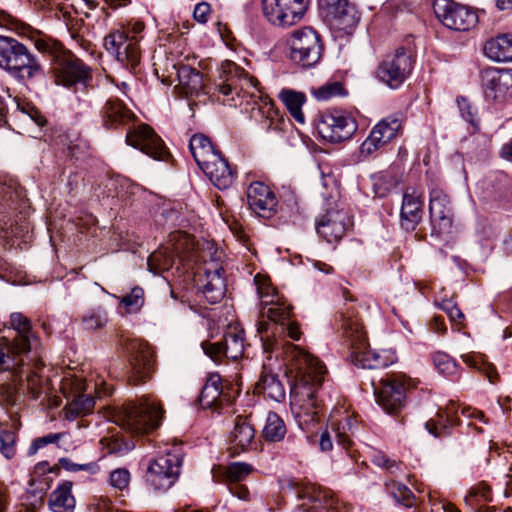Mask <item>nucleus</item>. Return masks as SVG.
Wrapping results in <instances>:
<instances>
[{
	"mask_svg": "<svg viewBox=\"0 0 512 512\" xmlns=\"http://www.w3.org/2000/svg\"><path fill=\"white\" fill-rule=\"evenodd\" d=\"M258 292L261 299L260 315L267 320H260L257 323V333L260 337L264 353H276L285 356L287 373L292 374L293 381L290 393L307 407L305 423L318 420L320 405L316 393L322 386L326 367L317 358L302 350L294 344H286L284 336L287 335L293 340H299L301 332L299 326L291 321V308L284 302L274 300V295L264 288L259 287Z\"/></svg>",
	"mask_w": 512,
	"mask_h": 512,
	"instance_id": "nucleus-1",
	"label": "nucleus"
},
{
	"mask_svg": "<svg viewBox=\"0 0 512 512\" xmlns=\"http://www.w3.org/2000/svg\"><path fill=\"white\" fill-rule=\"evenodd\" d=\"M9 326L15 335L12 339L0 338V369L15 368L24 357L29 358L31 352L38 353L40 346V340L32 330L31 321L22 313H12Z\"/></svg>",
	"mask_w": 512,
	"mask_h": 512,
	"instance_id": "nucleus-2",
	"label": "nucleus"
},
{
	"mask_svg": "<svg viewBox=\"0 0 512 512\" xmlns=\"http://www.w3.org/2000/svg\"><path fill=\"white\" fill-rule=\"evenodd\" d=\"M0 68L22 83L44 78L45 72L39 59L13 37L0 36Z\"/></svg>",
	"mask_w": 512,
	"mask_h": 512,
	"instance_id": "nucleus-3",
	"label": "nucleus"
},
{
	"mask_svg": "<svg viewBox=\"0 0 512 512\" xmlns=\"http://www.w3.org/2000/svg\"><path fill=\"white\" fill-rule=\"evenodd\" d=\"M336 325L344 338L351 343L353 363L364 369H374L376 350H371L367 343L366 332L354 306L347 303L337 313Z\"/></svg>",
	"mask_w": 512,
	"mask_h": 512,
	"instance_id": "nucleus-4",
	"label": "nucleus"
},
{
	"mask_svg": "<svg viewBox=\"0 0 512 512\" xmlns=\"http://www.w3.org/2000/svg\"><path fill=\"white\" fill-rule=\"evenodd\" d=\"M163 415L164 410L156 398L143 396L137 402L122 405L119 424L131 434H147L160 426Z\"/></svg>",
	"mask_w": 512,
	"mask_h": 512,
	"instance_id": "nucleus-5",
	"label": "nucleus"
},
{
	"mask_svg": "<svg viewBox=\"0 0 512 512\" xmlns=\"http://www.w3.org/2000/svg\"><path fill=\"white\" fill-rule=\"evenodd\" d=\"M183 456L182 448L173 446L151 459L144 475L145 484L155 492L169 490L179 479Z\"/></svg>",
	"mask_w": 512,
	"mask_h": 512,
	"instance_id": "nucleus-6",
	"label": "nucleus"
},
{
	"mask_svg": "<svg viewBox=\"0 0 512 512\" xmlns=\"http://www.w3.org/2000/svg\"><path fill=\"white\" fill-rule=\"evenodd\" d=\"M119 345L127 355L129 383L137 386L147 382L155 370L154 351L145 341L120 336Z\"/></svg>",
	"mask_w": 512,
	"mask_h": 512,
	"instance_id": "nucleus-7",
	"label": "nucleus"
},
{
	"mask_svg": "<svg viewBox=\"0 0 512 512\" xmlns=\"http://www.w3.org/2000/svg\"><path fill=\"white\" fill-rule=\"evenodd\" d=\"M143 30L144 24L141 22L133 25V34L120 29L112 30L104 37L103 45L119 63L126 68L134 69L141 58L138 34Z\"/></svg>",
	"mask_w": 512,
	"mask_h": 512,
	"instance_id": "nucleus-8",
	"label": "nucleus"
},
{
	"mask_svg": "<svg viewBox=\"0 0 512 512\" xmlns=\"http://www.w3.org/2000/svg\"><path fill=\"white\" fill-rule=\"evenodd\" d=\"M287 43L291 61L302 68L315 66L322 57L324 46L321 37L310 27L294 30Z\"/></svg>",
	"mask_w": 512,
	"mask_h": 512,
	"instance_id": "nucleus-9",
	"label": "nucleus"
},
{
	"mask_svg": "<svg viewBox=\"0 0 512 512\" xmlns=\"http://www.w3.org/2000/svg\"><path fill=\"white\" fill-rule=\"evenodd\" d=\"M414 67L411 53L401 47L394 54L387 56L378 65L375 75L382 83L391 89L399 88L409 77Z\"/></svg>",
	"mask_w": 512,
	"mask_h": 512,
	"instance_id": "nucleus-10",
	"label": "nucleus"
},
{
	"mask_svg": "<svg viewBox=\"0 0 512 512\" xmlns=\"http://www.w3.org/2000/svg\"><path fill=\"white\" fill-rule=\"evenodd\" d=\"M407 378L403 374H387L374 386L377 403L389 414H397L405 406Z\"/></svg>",
	"mask_w": 512,
	"mask_h": 512,
	"instance_id": "nucleus-11",
	"label": "nucleus"
},
{
	"mask_svg": "<svg viewBox=\"0 0 512 512\" xmlns=\"http://www.w3.org/2000/svg\"><path fill=\"white\" fill-rule=\"evenodd\" d=\"M320 9L326 23L340 36L351 34L360 19L355 5L348 0H320Z\"/></svg>",
	"mask_w": 512,
	"mask_h": 512,
	"instance_id": "nucleus-12",
	"label": "nucleus"
},
{
	"mask_svg": "<svg viewBox=\"0 0 512 512\" xmlns=\"http://www.w3.org/2000/svg\"><path fill=\"white\" fill-rule=\"evenodd\" d=\"M433 10L437 19L447 28L468 31L478 23L476 11L453 0H435Z\"/></svg>",
	"mask_w": 512,
	"mask_h": 512,
	"instance_id": "nucleus-13",
	"label": "nucleus"
},
{
	"mask_svg": "<svg viewBox=\"0 0 512 512\" xmlns=\"http://www.w3.org/2000/svg\"><path fill=\"white\" fill-rule=\"evenodd\" d=\"M55 82L75 91L86 92L91 86L92 73L89 66L74 55H65L57 60L54 67Z\"/></svg>",
	"mask_w": 512,
	"mask_h": 512,
	"instance_id": "nucleus-14",
	"label": "nucleus"
},
{
	"mask_svg": "<svg viewBox=\"0 0 512 512\" xmlns=\"http://www.w3.org/2000/svg\"><path fill=\"white\" fill-rule=\"evenodd\" d=\"M357 127L355 119L341 110L325 111L317 123V131L320 136L331 143H340L350 139Z\"/></svg>",
	"mask_w": 512,
	"mask_h": 512,
	"instance_id": "nucleus-15",
	"label": "nucleus"
},
{
	"mask_svg": "<svg viewBox=\"0 0 512 512\" xmlns=\"http://www.w3.org/2000/svg\"><path fill=\"white\" fill-rule=\"evenodd\" d=\"M310 0H262L265 18L276 26H291L302 19Z\"/></svg>",
	"mask_w": 512,
	"mask_h": 512,
	"instance_id": "nucleus-16",
	"label": "nucleus"
},
{
	"mask_svg": "<svg viewBox=\"0 0 512 512\" xmlns=\"http://www.w3.org/2000/svg\"><path fill=\"white\" fill-rule=\"evenodd\" d=\"M126 142L155 160L165 161L170 155L162 139L147 124L130 128L126 134Z\"/></svg>",
	"mask_w": 512,
	"mask_h": 512,
	"instance_id": "nucleus-17",
	"label": "nucleus"
},
{
	"mask_svg": "<svg viewBox=\"0 0 512 512\" xmlns=\"http://www.w3.org/2000/svg\"><path fill=\"white\" fill-rule=\"evenodd\" d=\"M429 216L432 235L441 237L451 233L454 213L449 197L440 189L430 192Z\"/></svg>",
	"mask_w": 512,
	"mask_h": 512,
	"instance_id": "nucleus-18",
	"label": "nucleus"
},
{
	"mask_svg": "<svg viewBox=\"0 0 512 512\" xmlns=\"http://www.w3.org/2000/svg\"><path fill=\"white\" fill-rule=\"evenodd\" d=\"M351 226V218L343 209L328 210L315 222L316 233L328 243L338 242Z\"/></svg>",
	"mask_w": 512,
	"mask_h": 512,
	"instance_id": "nucleus-19",
	"label": "nucleus"
},
{
	"mask_svg": "<svg viewBox=\"0 0 512 512\" xmlns=\"http://www.w3.org/2000/svg\"><path fill=\"white\" fill-rule=\"evenodd\" d=\"M33 362V368L39 369L43 366L41 360L38 359V353H34L33 357L29 355V358L24 357V360L11 369H2L3 371H10L13 373L14 382L26 381L27 388L34 399H39L42 395L47 396L49 388L47 385V379L43 380L36 371L32 369L31 363Z\"/></svg>",
	"mask_w": 512,
	"mask_h": 512,
	"instance_id": "nucleus-20",
	"label": "nucleus"
},
{
	"mask_svg": "<svg viewBox=\"0 0 512 512\" xmlns=\"http://www.w3.org/2000/svg\"><path fill=\"white\" fill-rule=\"evenodd\" d=\"M249 208L259 217L270 219L277 212V199L273 191L262 182H253L247 190Z\"/></svg>",
	"mask_w": 512,
	"mask_h": 512,
	"instance_id": "nucleus-21",
	"label": "nucleus"
},
{
	"mask_svg": "<svg viewBox=\"0 0 512 512\" xmlns=\"http://www.w3.org/2000/svg\"><path fill=\"white\" fill-rule=\"evenodd\" d=\"M224 274L223 267L206 268L204 273L196 279L197 288L202 292L208 303L217 304L224 298L227 291Z\"/></svg>",
	"mask_w": 512,
	"mask_h": 512,
	"instance_id": "nucleus-22",
	"label": "nucleus"
},
{
	"mask_svg": "<svg viewBox=\"0 0 512 512\" xmlns=\"http://www.w3.org/2000/svg\"><path fill=\"white\" fill-rule=\"evenodd\" d=\"M481 82L486 100L502 102L511 98L505 69L487 68L481 71Z\"/></svg>",
	"mask_w": 512,
	"mask_h": 512,
	"instance_id": "nucleus-23",
	"label": "nucleus"
},
{
	"mask_svg": "<svg viewBox=\"0 0 512 512\" xmlns=\"http://www.w3.org/2000/svg\"><path fill=\"white\" fill-rule=\"evenodd\" d=\"M423 206L422 197L415 190L404 193L400 210V224L404 230L414 231L416 229L422 221Z\"/></svg>",
	"mask_w": 512,
	"mask_h": 512,
	"instance_id": "nucleus-24",
	"label": "nucleus"
},
{
	"mask_svg": "<svg viewBox=\"0 0 512 512\" xmlns=\"http://www.w3.org/2000/svg\"><path fill=\"white\" fill-rule=\"evenodd\" d=\"M202 171L212 184L220 190L229 188L236 178L235 170L221 153L215 157V160L207 164Z\"/></svg>",
	"mask_w": 512,
	"mask_h": 512,
	"instance_id": "nucleus-25",
	"label": "nucleus"
},
{
	"mask_svg": "<svg viewBox=\"0 0 512 512\" xmlns=\"http://www.w3.org/2000/svg\"><path fill=\"white\" fill-rule=\"evenodd\" d=\"M103 126L107 129L126 125L135 119L134 113L118 98H110L101 110Z\"/></svg>",
	"mask_w": 512,
	"mask_h": 512,
	"instance_id": "nucleus-26",
	"label": "nucleus"
},
{
	"mask_svg": "<svg viewBox=\"0 0 512 512\" xmlns=\"http://www.w3.org/2000/svg\"><path fill=\"white\" fill-rule=\"evenodd\" d=\"M173 68L176 70L179 86L187 96L205 93L204 77L200 71L185 64L174 65Z\"/></svg>",
	"mask_w": 512,
	"mask_h": 512,
	"instance_id": "nucleus-27",
	"label": "nucleus"
},
{
	"mask_svg": "<svg viewBox=\"0 0 512 512\" xmlns=\"http://www.w3.org/2000/svg\"><path fill=\"white\" fill-rule=\"evenodd\" d=\"M189 150L201 170L221 153L204 134H194L191 137Z\"/></svg>",
	"mask_w": 512,
	"mask_h": 512,
	"instance_id": "nucleus-28",
	"label": "nucleus"
},
{
	"mask_svg": "<svg viewBox=\"0 0 512 512\" xmlns=\"http://www.w3.org/2000/svg\"><path fill=\"white\" fill-rule=\"evenodd\" d=\"M223 400L228 401L229 398L224 390L221 376L217 373L209 375L199 397L201 406L205 409L214 408L220 406Z\"/></svg>",
	"mask_w": 512,
	"mask_h": 512,
	"instance_id": "nucleus-29",
	"label": "nucleus"
},
{
	"mask_svg": "<svg viewBox=\"0 0 512 512\" xmlns=\"http://www.w3.org/2000/svg\"><path fill=\"white\" fill-rule=\"evenodd\" d=\"M484 54L495 62L512 61V35L499 34L485 42Z\"/></svg>",
	"mask_w": 512,
	"mask_h": 512,
	"instance_id": "nucleus-30",
	"label": "nucleus"
},
{
	"mask_svg": "<svg viewBox=\"0 0 512 512\" xmlns=\"http://www.w3.org/2000/svg\"><path fill=\"white\" fill-rule=\"evenodd\" d=\"M256 389L259 393L263 394L264 397L278 403L284 401L286 397L284 385L280 381L278 375L267 370L265 366L263 367L260 379L257 382Z\"/></svg>",
	"mask_w": 512,
	"mask_h": 512,
	"instance_id": "nucleus-31",
	"label": "nucleus"
},
{
	"mask_svg": "<svg viewBox=\"0 0 512 512\" xmlns=\"http://www.w3.org/2000/svg\"><path fill=\"white\" fill-rule=\"evenodd\" d=\"M400 128L401 123L397 118L387 117L373 127L367 139L379 150L396 137Z\"/></svg>",
	"mask_w": 512,
	"mask_h": 512,
	"instance_id": "nucleus-32",
	"label": "nucleus"
},
{
	"mask_svg": "<svg viewBox=\"0 0 512 512\" xmlns=\"http://www.w3.org/2000/svg\"><path fill=\"white\" fill-rule=\"evenodd\" d=\"M72 482L65 481L50 495L49 506L53 512H73L75 499L71 494Z\"/></svg>",
	"mask_w": 512,
	"mask_h": 512,
	"instance_id": "nucleus-33",
	"label": "nucleus"
},
{
	"mask_svg": "<svg viewBox=\"0 0 512 512\" xmlns=\"http://www.w3.org/2000/svg\"><path fill=\"white\" fill-rule=\"evenodd\" d=\"M459 419L454 415L453 408H446L437 412L436 419L426 422L425 426L429 433L435 437L447 436L450 434L449 429L458 425Z\"/></svg>",
	"mask_w": 512,
	"mask_h": 512,
	"instance_id": "nucleus-34",
	"label": "nucleus"
},
{
	"mask_svg": "<svg viewBox=\"0 0 512 512\" xmlns=\"http://www.w3.org/2000/svg\"><path fill=\"white\" fill-rule=\"evenodd\" d=\"M224 355L231 360L240 359L245 350V333L243 329H229L223 337Z\"/></svg>",
	"mask_w": 512,
	"mask_h": 512,
	"instance_id": "nucleus-35",
	"label": "nucleus"
},
{
	"mask_svg": "<svg viewBox=\"0 0 512 512\" xmlns=\"http://www.w3.org/2000/svg\"><path fill=\"white\" fill-rule=\"evenodd\" d=\"M279 99L283 102L295 121L300 124L305 122V116L302 112V106L306 102L304 93L286 88L280 91Z\"/></svg>",
	"mask_w": 512,
	"mask_h": 512,
	"instance_id": "nucleus-36",
	"label": "nucleus"
},
{
	"mask_svg": "<svg viewBox=\"0 0 512 512\" xmlns=\"http://www.w3.org/2000/svg\"><path fill=\"white\" fill-rule=\"evenodd\" d=\"M332 428L338 445L344 449H349L353 445V437L355 436L359 425L356 419L345 416L337 423L332 422Z\"/></svg>",
	"mask_w": 512,
	"mask_h": 512,
	"instance_id": "nucleus-37",
	"label": "nucleus"
},
{
	"mask_svg": "<svg viewBox=\"0 0 512 512\" xmlns=\"http://www.w3.org/2000/svg\"><path fill=\"white\" fill-rule=\"evenodd\" d=\"M255 430L252 424L242 416H237L230 441L241 449L247 448L253 441Z\"/></svg>",
	"mask_w": 512,
	"mask_h": 512,
	"instance_id": "nucleus-38",
	"label": "nucleus"
},
{
	"mask_svg": "<svg viewBox=\"0 0 512 512\" xmlns=\"http://www.w3.org/2000/svg\"><path fill=\"white\" fill-rule=\"evenodd\" d=\"M109 322L108 311L98 305L87 310L81 317V326L86 331H98Z\"/></svg>",
	"mask_w": 512,
	"mask_h": 512,
	"instance_id": "nucleus-39",
	"label": "nucleus"
},
{
	"mask_svg": "<svg viewBox=\"0 0 512 512\" xmlns=\"http://www.w3.org/2000/svg\"><path fill=\"white\" fill-rule=\"evenodd\" d=\"M286 432V426L281 417L275 412H269L262 431L263 438L268 442H278L285 437Z\"/></svg>",
	"mask_w": 512,
	"mask_h": 512,
	"instance_id": "nucleus-40",
	"label": "nucleus"
},
{
	"mask_svg": "<svg viewBox=\"0 0 512 512\" xmlns=\"http://www.w3.org/2000/svg\"><path fill=\"white\" fill-rule=\"evenodd\" d=\"M95 406V400L91 395L80 394L75 396L66 407V417L73 420L79 416L91 413Z\"/></svg>",
	"mask_w": 512,
	"mask_h": 512,
	"instance_id": "nucleus-41",
	"label": "nucleus"
},
{
	"mask_svg": "<svg viewBox=\"0 0 512 512\" xmlns=\"http://www.w3.org/2000/svg\"><path fill=\"white\" fill-rule=\"evenodd\" d=\"M21 196V192L15 185L0 179V214L16 209Z\"/></svg>",
	"mask_w": 512,
	"mask_h": 512,
	"instance_id": "nucleus-42",
	"label": "nucleus"
},
{
	"mask_svg": "<svg viewBox=\"0 0 512 512\" xmlns=\"http://www.w3.org/2000/svg\"><path fill=\"white\" fill-rule=\"evenodd\" d=\"M226 67H227V71L230 74H232V76L234 78L240 77V84H239L240 91L250 93L252 96H253V92L249 91L250 88L254 89L255 91H259L258 80L255 77L249 75L248 72H246L243 68L238 66L236 63H234L232 61H228V60L226 61Z\"/></svg>",
	"mask_w": 512,
	"mask_h": 512,
	"instance_id": "nucleus-43",
	"label": "nucleus"
},
{
	"mask_svg": "<svg viewBox=\"0 0 512 512\" xmlns=\"http://www.w3.org/2000/svg\"><path fill=\"white\" fill-rule=\"evenodd\" d=\"M299 498L307 499L314 504V507H327L330 505L331 497L327 491L320 487H305L298 492Z\"/></svg>",
	"mask_w": 512,
	"mask_h": 512,
	"instance_id": "nucleus-44",
	"label": "nucleus"
},
{
	"mask_svg": "<svg viewBox=\"0 0 512 512\" xmlns=\"http://www.w3.org/2000/svg\"><path fill=\"white\" fill-rule=\"evenodd\" d=\"M253 468L250 464L244 462H233L231 463L224 472V480L230 483H239L245 479Z\"/></svg>",
	"mask_w": 512,
	"mask_h": 512,
	"instance_id": "nucleus-45",
	"label": "nucleus"
},
{
	"mask_svg": "<svg viewBox=\"0 0 512 512\" xmlns=\"http://www.w3.org/2000/svg\"><path fill=\"white\" fill-rule=\"evenodd\" d=\"M456 102H457L461 117L471 125L474 132L479 131L480 121H479V118L477 117V111L473 107V105L464 96H458L456 99Z\"/></svg>",
	"mask_w": 512,
	"mask_h": 512,
	"instance_id": "nucleus-46",
	"label": "nucleus"
},
{
	"mask_svg": "<svg viewBox=\"0 0 512 512\" xmlns=\"http://www.w3.org/2000/svg\"><path fill=\"white\" fill-rule=\"evenodd\" d=\"M312 94L317 100L326 101L332 97L345 95L346 91L341 82L335 81L313 88Z\"/></svg>",
	"mask_w": 512,
	"mask_h": 512,
	"instance_id": "nucleus-47",
	"label": "nucleus"
},
{
	"mask_svg": "<svg viewBox=\"0 0 512 512\" xmlns=\"http://www.w3.org/2000/svg\"><path fill=\"white\" fill-rule=\"evenodd\" d=\"M432 361L439 373L445 376L454 375L457 371V363L455 360L444 352H435L432 355Z\"/></svg>",
	"mask_w": 512,
	"mask_h": 512,
	"instance_id": "nucleus-48",
	"label": "nucleus"
},
{
	"mask_svg": "<svg viewBox=\"0 0 512 512\" xmlns=\"http://www.w3.org/2000/svg\"><path fill=\"white\" fill-rule=\"evenodd\" d=\"M386 487L397 502L406 507H411L413 505L414 496L407 486L401 483L391 482L386 483Z\"/></svg>",
	"mask_w": 512,
	"mask_h": 512,
	"instance_id": "nucleus-49",
	"label": "nucleus"
},
{
	"mask_svg": "<svg viewBox=\"0 0 512 512\" xmlns=\"http://www.w3.org/2000/svg\"><path fill=\"white\" fill-rule=\"evenodd\" d=\"M465 501L469 505H474V503H480L482 501H492V493L490 487L484 482L478 483L470 489L469 495L465 497Z\"/></svg>",
	"mask_w": 512,
	"mask_h": 512,
	"instance_id": "nucleus-50",
	"label": "nucleus"
},
{
	"mask_svg": "<svg viewBox=\"0 0 512 512\" xmlns=\"http://www.w3.org/2000/svg\"><path fill=\"white\" fill-rule=\"evenodd\" d=\"M143 303H144V291L139 286L132 288L130 293L125 295L121 299V304L130 313L139 311L140 308L143 306Z\"/></svg>",
	"mask_w": 512,
	"mask_h": 512,
	"instance_id": "nucleus-51",
	"label": "nucleus"
},
{
	"mask_svg": "<svg viewBox=\"0 0 512 512\" xmlns=\"http://www.w3.org/2000/svg\"><path fill=\"white\" fill-rule=\"evenodd\" d=\"M22 400V395L18 392L15 384L0 385V403L6 406H16Z\"/></svg>",
	"mask_w": 512,
	"mask_h": 512,
	"instance_id": "nucleus-52",
	"label": "nucleus"
},
{
	"mask_svg": "<svg viewBox=\"0 0 512 512\" xmlns=\"http://www.w3.org/2000/svg\"><path fill=\"white\" fill-rule=\"evenodd\" d=\"M15 438L13 431L0 428V452L7 459L15 455Z\"/></svg>",
	"mask_w": 512,
	"mask_h": 512,
	"instance_id": "nucleus-53",
	"label": "nucleus"
},
{
	"mask_svg": "<svg viewBox=\"0 0 512 512\" xmlns=\"http://www.w3.org/2000/svg\"><path fill=\"white\" fill-rule=\"evenodd\" d=\"M263 113L265 114V112ZM283 124V119L278 116L272 107L267 109L266 115L263 116V119L260 122L261 128L266 132L281 131Z\"/></svg>",
	"mask_w": 512,
	"mask_h": 512,
	"instance_id": "nucleus-54",
	"label": "nucleus"
},
{
	"mask_svg": "<svg viewBox=\"0 0 512 512\" xmlns=\"http://www.w3.org/2000/svg\"><path fill=\"white\" fill-rule=\"evenodd\" d=\"M63 435V433H50L43 437L36 438L33 440L27 450L28 456L35 455L39 449L47 446L48 444L57 443L63 437Z\"/></svg>",
	"mask_w": 512,
	"mask_h": 512,
	"instance_id": "nucleus-55",
	"label": "nucleus"
},
{
	"mask_svg": "<svg viewBox=\"0 0 512 512\" xmlns=\"http://www.w3.org/2000/svg\"><path fill=\"white\" fill-rule=\"evenodd\" d=\"M371 462L381 468H385L390 473H394L395 470L399 468V464L393 460L390 459L386 454H384L382 451L375 450L371 454Z\"/></svg>",
	"mask_w": 512,
	"mask_h": 512,
	"instance_id": "nucleus-56",
	"label": "nucleus"
},
{
	"mask_svg": "<svg viewBox=\"0 0 512 512\" xmlns=\"http://www.w3.org/2000/svg\"><path fill=\"white\" fill-rule=\"evenodd\" d=\"M441 309L448 315L450 320L456 324H462L464 321V314L458 305L451 299L443 300L440 304Z\"/></svg>",
	"mask_w": 512,
	"mask_h": 512,
	"instance_id": "nucleus-57",
	"label": "nucleus"
},
{
	"mask_svg": "<svg viewBox=\"0 0 512 512\" xmlns=\"http://www.w3.org/2000/svg\"><path fill=\"white\" fill-rule=\"evenodd\" d=\"M204 353L209 356L213 361H220L224 355V340L218 342H203L201 344Z\"/></svg>",
	"mask_w": 512,
	"mask_h": 512,
	"instance_id": "nucleus-58",
	"label": "nucleus"
},
{
	"mask_svg": "<svg viewBox=\"0 0 512 512\" xmlns=\"http://www.w3.org/2000/svg\"><path fill=\"white\" fill-rule=\"evenodd\" d=\"M107 451L110 454L123 455L134 448V444L120 438L107 439Z\"/></svg>",
	"mask_w": 512,
	"mask_h": 512,
	"instance_id": "nucleus-59",
	"label": "nucleus"
},
{
	"mask_svg": "<svg viewBox=\"0 0 512 512\" xmlns=\"http://www.w3.org/2000/svg\"><path fill=\"white\" fill-rule=\"evenodd\" d=\"M170 264V259L163 256L159 252L152 253L147 260L149 271L153 272L154 274H157L161 270L168 268Z\"/></svg>",
	"mask_w": 512,
	"mask_h": 512,
	"instance_id": "nucleus-60",
	"label": "nucleus"
},
{
	"mask_svg": "<svg viewBox=\"0 0 512 512\" xmlns=\"http://www.w3.org/2000/svg\"><path fill=\"white\" fill-rule=\"evenodd\" d=\"M130 481V473L127 469L118 468L110 474V484L119 490L126 488Z\"/></svg>",
	"mask_w": 512,
	"mask_h": 512,
	"instance_id": "nucleus-61",
	"label": "nucleus"
},
{
	"mask_svg": "<svg viewBox=\"0 0 512 512\" xmlns=\"http://www.w3.org/2000/svg\"><path fill=\"white\" fill-rule=\"evenodd\" d=\"M375 359L376 361L372 364V366H374V369H380L386 368L393 364L397 357L392 350H381L377 351Z\"/></svg>",
	"mask_w": 512,
	"mask_h": 512,
	"instance_id": "nucleus-62",
	"label": "nucleus"
},
{
	"mask_svg": "<svg viewBox=\"0 0 512 512\" xmlns=\"http://www.w3.org/2000/svg\"><path fill=\"white\" fill-rule=\"evenodd\" d=\"M59 464L67 471H91L94 468V463L77 464L72 462L69 458L63 457L59 459Z\"/></svg>",
	"mask_w": 512,
	"mask_h": 512,
	"instance_id": "nucleus-63",
	"label": "nucleus"
},
{
	"mask_svg": "<svg viewBox=\"0 0 512 512\" xmlns=\"http://www.w3.org/2000/svg\"><path fill=\"white\" fill-rule=\"evenodd\" d=\"M210 13V5L206 2H201L196 5L193 16L194 19L199 23H206L208 21V15Z\"/></svg>",
	"mask_w": 512,
	"mask_h": 512,
	"instance_id": "nucleus-64",
	"label": "nucleus"
}]
</instances>
